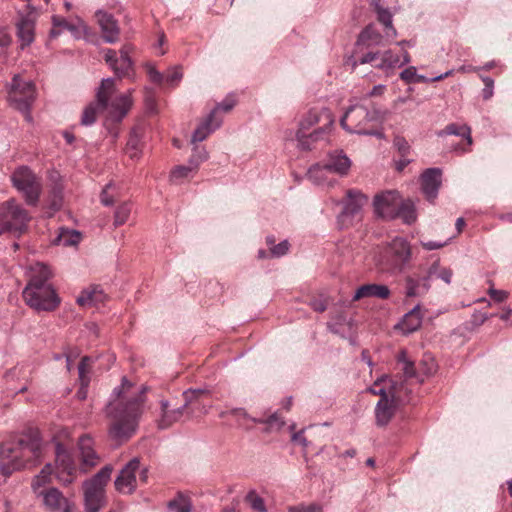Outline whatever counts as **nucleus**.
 Here are the masks:
<instances>
[{
  "mask_svg": "<svg viewBox=\"0 0 512 512\" xmlns=\"http://www.w3.org/2000/svg\"><path fill=\"white\" fill-rule=\"evenodd\" d=\"M113 468L106 465L92 478L83 482L86 512H98L106 503L105 487L111 478Z\"/></svg>",
  "mask_w": 512,
  "mask_h": 512,
  "instance_id": "obj_5",
  "label": "nucleus"
},
{
  "mask_svg": "<svg viewBox=\"0 0 512 512\" xmlns=\"http://www.w3.org/2000/svg\"><path fill=\"white\" fill-rule=\"evenodd\" d=\"M52 277V271L44 263L37 262L29 268L28 284L36 283L37 286L49 284L48 280Z\"/></svg>",
  "mask_w": 512,
  "mask_h": 512,
  "instance_id": "obj_29",
  "label": "nucleus"
},
{
  "mask_svg": "<svg viewBox=\"0 0 512 512\" xmlns=\"http://www.w3.org/2000/svg\"><path fill=\"white\" fill-rule=\"evenodd\" d=\"M80 472L86 473L96 465L100 458L94 448V440L89 435H83L78 441Z\"/></svg>",
  "mask_w": 512,
  "mask_h": 512,
  "instance_id": "obj_17",
  "label": "nucleus"
},
{
  "mask_svg": "<svg viewBox=\"0 0 512 512\" xmlns=\"http://www.w3.org/2000/svg\"><path fill=\"white\" fill-rule=\"evenodd\" d=\"M137 474L139 480L146 482L148 478V470L146 467L140 466V460L133 458L119 472L115 479V488L121 494H132L138 485Z\"/></svg>",
  "mask_w": 512,
  "mask_h": 512,
  "instance_id": "obj_11",
  "label": "nucleus"
},
{
  "mask_svg": "<svg viewBox=\"0 0 512 512\" xmlns=\"http://www.w3.org/2000/svg\"><path fill=\"white\" fill-rule=\"evenodd\" d=\"M398 360H399V362H401L403 364L404 374L407 377L414 376V373H415L414 364H413V362L408 360L407 353L405 351H401L399 353Z\"/></svg>",
  "mask_w": 512,
  "mask_h": 512,
  "instance_id": "obj_50",
  "label": "nucleus"
},
{
  "mask_svg": "<svg viewBox=\"0 0 512 512\" xmlns=\"http://www.w3.org/2000/svg\"><path fill=\"white\" fill-rule=\"evenodd\" d=\"M11 182L28 205H37L42 192V184L28 166L16 168L11 175Z\"/></svg>",
  "mask_w": 512,
  "mask_h": 512,
  "instance_id": "obj_9",
  "label": "nucleus"
},
{
  "mask_svg": "<svg viewBox=\"0 0 512 512\" xmlns=\"http://www.w3.org/2000/svg\"><path fill=\"white\" fill-rule=\"evenodd\" d=\"M21 462L17 459L16 453L11 444L0 445V474L5 478L15 471L21 470Z\"/></svg>",
  "mask_w": 512,
  "mask_h": 512,
  "instance_id": "obj_22",
  "label": "nucleus"
},
{
  "mask_svg": "<svg viewBox=\"0 0 512 512\" xmlns=\"http://www.w3.org/2000/svg\"><path fill=\"white\" fill-rule=\"evenodd\" d=\"M116 186L113 182H109L103 188L100 194V201L104 206H111L114 203V193H110V191H114Z\"/></svg>",
  "mask_w": 512,
  "mask_h": 512,
  "instance_id": "obj_47",
  "label": "nucleus"
},
{
  "mask_svg": "<svg viewBox=\"0 0 512 512\" xmlns=\"http://www.w3.org/2000/svg\"><path fill=\"white\" fill-rule=\"evenodd\" d=\"M104 59L106 63L110 66L112 69L114 67L115 62H118L117 53L115 50L112 49H106L104 50Z\"/></svg>",
  "mask_w": 512,
  "mask_h": 512,
  "instance_id": "obj_62",
  "label": "nucleus"
},
{
  "mask_svg": "<svg viewBox=\"0 0 512 512\" xmlns=\"http://www.w3.org/2000/svg\"><path fill=\"white\" fill-rule=\"evenodd\" d=\"M36 98L37 91L34 83L15 74L7 85V99L10 106L22 113L29 123L33 122L31 109Z\"/></svg>",
  "mask_w": 512,
  "mask_h": 512,
  "instance_id": "obj_4",
  "label": "nucleus"
},
{
  "mask_svg": "<svg viewBox=\"0 0 512 512\" xmlns=\"http://www.w3.org/2000/svg\"><path fill=\"white\" fill-rule=\"evenodd\" d=\"M289 250V243L287 240L280 242L278 245H275L271 248V253L275 257H281L285 255Z\"/></svg>",
  "mask_w": 512,
  "mask_h": 512,
  "instance_id": "obj_58",
  "label": "nucleus"
},
{
  "mask_svg": "<svg viewBox=\"0 0 512 512\" xmlns=\"http://www.w3.org/2000/svg\"><path fill=\"white\" fill-rule=\"evenodd\" d=\"M400 194L395 191H386L375 196V212L383 218H395L402 202Z\"/></svg>",
  "mask_w": 512,
  "mask_h": 512,
  "instance_id": "obj_15",
  "label": "nucleus"
},
{
  "mask_svg": "<svg viewBox=\"0 0 512 512\" xmlns=\"http://www.w3.org/2000/svg\"><path fill=\"white\" fill-rule=\"evenodd\" d=\"M136 387L126 378L113 390L106 406V415L114 420L109 428V437L117 444L127 441L136 431L142 413L141 397H134Z\"/></svg>",
  "mask_w": 512,
  "mask_h": 512,
  "instance_id": "obj_1",
  "label": "nucleus"
},
{
  "mask_svg": "<svg viewBox=\"0 0 512 512\" xmlns=\"http://www.w3.org/2000/svg\"><path fill=\"white\" fill-rule=\"evenodd\" d=\"M55 476L62 484H70L80 471L71 452L61 443H57L55 451Z\"/></svg>",
  "mask_w": 512,
  "mask_h": 512,
  "instance_id": "obj_14",
  "label": "nucleus"
},
{
  "mask_svg": "<svg viewBox=\"0 0 512 512\" xmlns=\"http://www.w3.org/2000/svg\"><path fill=\"white\" fill-rule=\"evenodd\" d=\"M422 324V315L420 313V305H416L412 310L406 313L402 320L397 324L396 328L403 334L408 335L420 328Z\"/></svg>",
  "mask_w": 512,
  "mask_h": 512,
  "instance_id": "obj_27",
  "label": "nucleus"
},
{
  "mask_svg": "<svg viewBox=\"0 0 512 512\" xmlns=\"http://www.w3.org/2000/svg\"><path fill=\"white\" fill-rule=\"evenodd\" d=\"M447 243H448V241H444V242H437V241H427V242H424V241H422L421 242V246L425 250L431 251V250L440 249V248L444 247L445 245H447Z\"/></svg>",
  "mask_w": 512,
  "mask_h": 512,
  "instance_id": "obj_63",
  "label": "nucleus"
},
{
  "mask_svg": "<svg viewBox=\"0 0 512 512\" xmlns=\"http://www.w3.org/2000/svg\"><path fill=\"white\" fill-rule=\"evenodd\" d=\"M68 31L75 39H83L88 35V27L83 20L77 18L75 22H71Z\"/></svg>",
  "mask_w": 512,
  "mask_h": 512,
  "instance_id": "obj_45",
  "label": "nucleus"
},
{
  "mask_svg": "<svg viewBox=\"0 0 512 512\" xmlns=\"http://www.w3.org/2000/svg\"><path fill=\"white\" fill-rule=\"evenodd\" d=\"M53 472H55L53 466L48 463L41 469L39 474L33 478L31 488L35 495L47 489L46 485L51 482Z\"/></svg>",
  "mask_w": 512,
  "mask_h": 512,
  "instance_id": "obj_32",
  "label": "nucleus"
},
{
  "mask_svg": "<svg viewBox=\"0 0 512 512\" xmlns=\"http://www.w3.org/2000/svg\"><path fill=\"white\" fill-rule=\"evenodd\" d=\"M82 239L79 231L68 228H60L57 237L53 240V244L62 245L64 247L77 246Z\"/></svg>",
  "mask_w": 512,
  "mask_h": 512,
  "instance_id": "obj_33",
  "label": "nucleus"
},
{
  "mask_svg": "<svg viewBox=\"0 0 512 512\" xmlns=\"http://www.w3.org/2000/svg\"><path fill=\"white\" fill-rule=\"evenodd\" d=\"M439 137H445L450 135L459 136L463 139L464 144L453 146L452 150L456 152H465L472 145L471 128L467 125H458L451 123L447 125L443 130L437 133Z\"/></svg>",
  "mask_w": 512,
  "mask_h": 512,
  "instance_id": "obj_23",
  "label": "nucleus"
},
{
  "mask_svg": "<svg viewBox=\"0 0 512 512\" xmlns=\"http://www.w3.org/2000/svg\"><path fill=\"white\" fill-rule=\"evenodd\" d=\"M391 292L388 286L384 284H365L360 286L353 296V301H358L362 298L375 297L379 299L389 298Z\"/></svg>",
  "mask_w": 512,
  "mask_h": 512,
  "instance_id": "obj_25",
  "label": "nucleus"
},
{
  "mask_svg": "<svg viewBox=\"0 0 512 512\" xmlns=\"http://www.w3.org/2000/svg\"><path fill=\"white\" fill-rule=\"evenodd\" d=\"M28 211L23 208L15 199L0 205V234L10 232L22 234L30 221Z\"/></svg>",
  "mask_w": 512,
  "mask_h": 512,
  "instance_id": "obj_6",
  "label": "nucleus"
},
{
  "mask_svg": "<svg viewBox=\"0 0 512 512\" xmlns=\"http://www.w3.org/2000/svg\"><path fill=\"white\" fill-rule=\"evenodd\" d=\"M397 217L402 218L407 224L414 222L416 220V210L413 202L410 200H402L399 211L397 212Z\"/></svg>",
  "mask_w": 512,
  "mask_h": 512,
  "instance_id": "obj_38",
  "label": "nucleus"
},
{
  "mask_svg": "<svg viewBox=\"0 0 512 512\" xmlns=\"http://www.w3.org/2000/svg\"><path fill=\"white\" fill-rule=\"evenodd\" d=\"M71 22H68L60 16L54 15L52 17V29L50 30V38H56L61 35L64 31H68V27Z\"/></svg>",
  "mask_w": 512,
  "mask_h": 512,
  "instance_id": "obj_43",
  "label": "nucleus"
},
{
  "mask_svg": "<svg viewBox=\"0 0 512 512\" xmlns=\"http://www.w3.org/2000/svg\"><path fill=\"white\" fill-rule=\"evenodd\" d=\"M387 382H389L387 378H381L369 388V391L372 394L381 396L375 408L376 422L379 426H385L389 423L396 408V402L393 394L391 392H387L383 386V384Z\"/></svg>",
  "mask_w": 512,
  "mask_h": 512,
  "instance_id": "obj_13",
  "label": "nucleus"
},
{
  "mask_svg": "<svg viewBox=\"0 0 512 512\" xmlns=\"http://www.w3.org/2000/svg\"><path fill=\"white\" fill-rule=\"evenodd\" d=\"M12 43V37L6 30H0V53L4 52Z\"/></svg>",
  "mask_w": 512,
  "mask_h": 512,
  "instance_id": "obj_59",
  "label": "nucleus"
},
{
  "mask_svg": "<svg viewBox=\"0 0 512 512\" xmlns=\"http://www.w3.org/2000/svg\"><path fill=\"white\" fill-rule=\"evenodd\" d=\"M132 206L130 203L125 202L120 204L114 213V224L116 226L123 225L127 222L129 219V216L131 214Z\"/></svg>",
  "mask_w": 512,
  "mask_h": 512,
  "instance_id": "obj_42",
  "label": "nucleus"
},
{
  "mask_svg": "<svg viewBox=\"0 0 512 512\" xmlns=\"http://www.w3.org/2000/svg\"><path fill=\"white\" fill-rule=\"evenodd\" d=\"M183 77V73L180 67H173L167 71L166 76H164L165 81L171 86L175 87L181 81Z\"/></svg>",
  "mask_w": 512,
  "mask_h": 512,
  "instance_id": "obj_49",
  "label": "nucleus"
},
{
  "mask_svg": "<svg viewBox=\"0 0 512 512\" xmlns=\"http://www.w3.org/2000/svg\"><path fill=\"white\" fill-rule=\"evenodd\" d=\"M204 392L201 390H189L184 392V396L187 400V402L180 408L175 409L173 411H168V402L162 401V417L159 421V427L160 428H167L172 423L179 421L183 415L184 410L186 409L188 402H192L194 397H196L199 394H203Z\"/></svg>",
  "mask_w": 512,
  "mask_h": 512,
  "instance_id": "obj_19",
  "label": "nucleus"
},
{
  "mask_svg": "<svg viewBox=\"0 0 512 512\" xmlns=\"http://www.w3.org/2000/svg\"><path fill=\"white\" fill-rule=\"evenodd\" d=\"M377 119L378 112H369L363 106H352L341 118L340 124L349 133L373 135L375 133L367 129V124Z\"/></svg>",
  "mask_w": 512,
  "mask_h": 512,
  "instance_id": "obj_12",
  "label": "nucleus"
},
{
  "mask_svg": "<svg viewBox=\"0 0 512 512\" xmlns=\"http://www.w3.org/2000/svg\"><path fill=\"white\" fill-rule=\"evenodd\" d=\"M222 124V119L215 120V113H210L204 122H202L192 134V142L204 141L212 132L218 129Z\"/></svg>",
  "mask_w": 512,
  "mask_h": 512,
  "instance_id": "obj_28",
  "label": "nucleus"
},
{
  "mask_svg": "<svg viewBox=\"0 0 512 512\" xmlns=\"http://www.w3.org/2000/svg\"><path fill=\"white\" fill-rule=\"evenodd\" d=\"M192 171L193 169L191 167L178 166L172 171L171 178L175 181L180 180L182 178L188 177L192 173Z\"/></svg>",
  "mask_w": 512,
  "mask_h": 512,
  "instance_id": "obj_52",
  "label": "nucleus"
},
{
  "mask_svg": "<svg viewBox=\"0 0 512 512\" xmlns=\"http://www.w3.org/2000/svg\"><path fill=\"white\" fill-rule=\"evenodd\" d=\"M147 73L149 79L154 83H161L164 80V75L157 71L155 67L151 64L146 65Z\"/></svg>",
  "mask_w": 512,
  "mask_h": 512,
  "instance_id": "obj_57",
  "label": "nucleus"
},
{
  "mask_svg": "<svg viewBox=\"0 0 512 512\" xmlns=\"http://www.w3.org/2000/svg\"><path fill=\"white\" fill-rule=\"evenodd\" d=\"M231 414L236 418L238 424L245 428H250L254 423L263 422L262 420H256L251 418L244 409L238 408L231 411Z\"/></svg>",
  "mask_w": 512,
  "mask_h": 512,
  "instance_id": "obj_44",
  "label": "nucleus"
},
{
  "mask_svg": "<svg viewBox=\"0 0 512 512\" xmlns=\"http://www.w3.org/2000/svg\"><path fill=\"white\" fill-rule=\"evenodd\" d=\"M385 262L379 263L383 269L402 272L412 258L411 245L406 238L396 236L383 246Z\"/></svg>",
  "mask_w": 512,
  "mask_h": 512,
  "instance_id": "obj_7",
  "label": "nucleus"
},
{
  "mask_svg": "<svg viewBox=\"0 0 512 512\" xmlns=\"http://www.w3.org/2000/svg\"><path fill=\"white\" fill-rule=\"evenodd\" d=\"M26 304L35 311H54L60 305V297L51 284L37 286L36 283L27 284L23 290Z\"/></svg>",
  "mask_w": 512,
  "mask_h": 512,
  "instance_id": "obj_8",
  "label": "nucleus"
},
{
  "mask_svg": "<svg viewBox=\"0 0 512 512\" xmlns=\"http://www.w3.org/2000/svg\"><path fill=\"white\" fill-rule=\"evenodd\" d=\"M329 171L324 165L316 164L308 170V178L315 184L323 185L328 183Z\"/></svg>",
  "mask_w": 512,
  "mask_h": 512,
  "instance_id": "obj_37",
  "label": "nucleus"
},
{
  "mask_svg": "<svg viewBox=\"0 0 512 512\" xmlns=\"http://www.w3.org/2000/svg\"><path fill=\"white\" fill-rule=\"evenodd\" d=\"M416 74V68L414 66H409L400 73V78L407 83H413L415 82Z\"/></svg>",
  "mask_w": 512,
  "mask_h": 512,
  "instance_id": "obj_56",
  "label": "nucleus"
},
{
  "mask_svg": "<svg viewBox=\"0 0 512 512\" xmlns=\"http://www.w3.org/2000/svg\"><path fill=\"white\" fill-rule=\"evenodd\" d=\"M105 298L104 292L97 286H90L84 289L76 298V302L80 306H94L102 302Z\"/></svg>",
  "mask_w": 512,
  "mask_h": 512,
  "instance_id": "obj_31",
  "label": "nucleus"
},
{
  "mask_svg": "<svg viewBox=\"0 0 512 512\" xmlns=\"http://www.w3.org/2000/svg\"><path fill=\"white\" fill-rule=\"evenodd\" d=\"M452 275H453V273H452L451 269H449V268H442L439 265V268L435 272L433 277H437V278L441 279L442 281H444L446 284H450L451 280H452Z\"/></svg>",
  "mask_w": 512,
  "mask_h": 512,
  "instance_id": "obj_55",
  "label": "nucleus"
},
{
  "mask_svg": "<svg viewBox=\"0 0 512 512\" xmlns=\"http://www.w3.org/2000/svg\"><path fill=\"white\" fill-rule=\"evenodd\" d=\"M96 18L105 42H117L119 40L120 29L114 17L105 11L99 10L96 12Z\"/></svg>",
  "mask_w": 512,
  "mask_h": 512,
  "instance_id": "obj_20",
  "label": "nucleus"
},
{
  "mask_svg": "<svg viewBox=\"0 0 512 512\" xmlns=\"http://www.w3.org/2000/svg\"><path fill=\"white\" fill-rule=\"evenodd\" d=\"M96 98L104 113L106 123L121 122L133 106L132 91L117 94L114 78H106L101 81Z\"/></svg>",
  "mask_w": 512,
  "mask_h": 512,
  "instance_id": "obj_3",
  "label": "nucleus"
},
{
  "mask_svg": "<svg viewBox=\"0 0 512 512\" xmlns=\"http://www.w3.org/2000/svg\"><path fill=\"white\" fill-rule=\"evenodd\" d=\"M442 172L439 168H429L421 175L422 191L429 201L437 197L441 185Z\"/></svg>",
  "mask_w": 512,
  "mask_h": 512,
  "instance_id": "obj_21",
  "label": "nucleus"
},
{
  "mask_svg": "<svg viewBox=\"0 0 512 512\" xmlns=\"http://www.w3.org/2000/svg\"><path fill=\"white\" fill-rule=\"evenodd\" d=\"M488 294L493 300L499 303L504 302L509 296V293L507 291L498 290L493 287L489 288Z\"/></svg>",
  "mask_w": 512,
  "mask_h": 512,
  "instance_id": "obj_54",
  "label": "nucleus"
},
{
  "mask_svg": "<svg viewBox=\"0 0 512 512\" xmlns=\"http://www.w3.org/2000/svg\"><path fill=\"white\" fill-rule=\"evenodd\" d=\"M98 111H101V107L98 105V101L90 103L83 111L81 117V123L85 126H90L96 121Z\"/></svg>",
  "mask_w": 512,
  "mask_h": 512,
  "instance_id": "obj_40",
  "label": "nucleus"
},
{
  "mask_svg": "<svg viewBox=\"0 0 512 512\" xmlns=\"http://www.w3.org/2000/svg\"><path fill=\"white\" fill-rule=\"evenodd\" d=\"M21 469L35 467L43 455V441L38 432L24 435L18 442L11 444Z\"/></svg>",
  "mask_w": 512,
  "mask_h": 512,
  "instance_id": "obj_10",
  "label": "nucleus"
},
{
  "mask_svg": "<svg viewBox=\"0 0 512 512\" xmlns=\"http://www.w3.org/2000/svg\"><path fill=\"white\" fill-rule=\"evenodd\" d=\"M168 507L174 512H191L192 504L188 497L179 495L169 502Z\"/></svg>",
  "mask_w": 512,
  "mask_h": 512,
  "instance_id": "obj_41",
  "label": "nucleus"
},
{
  "mask_svg": "<svg viewBox=\"0 0 512 512\" xmlns=\"http://www.w3.org/2000/svg\"><path fill=\"white\" fill-rule=\"evenodd\" d=\"M310 306L312 307V309L316 312H323L326 310L327 308V304L324 300L322 299H315V300H312L310 302Z\"/></svg>",
  "mask_w": 512,
  "mask_h": 512,
  "instance_id": "obj_64",
  "label": "nucleus"
},
{
  "mask_svg": "<svg viewBox=\"0 0 512 512\" xmlns=\"http://www.w3.org/2000/svg\"><path fill=\"white\" fill-rule=\"evenodd\" d=\"M373 5L377 12V18L379 22H381L386 29V36L391 38L396 37L397 33L396 29L392 25V14L390 13V11L388 9H384L383 7H381L379 0H375L373 2Z\"/></svg>",
  "mask_w": 512,
  "mask_h": 512,
  "instance_id": "obj_36",
  "label": "nucleus"
},
{
  "mask_svg": "<svg viewBox=\"0 0 512 512\" xmlns=\"http://www.w3.org/2000/svg\"><path fill=\"white\" fill-rule=\"evenodd\" d=\"M453 72H454V70H448L445 73L440 74L438 76H435V77H433L431 79H428L427 77H425L423 75L416 74L415 82H428V81L435 82V81H440V80H442V79L452 75Z\"/></svg>",
  "mask_w": 512,
  "mask_h": 512,
  "instance_id": "obj_60",
  "label": "nucleus"
},
{
  "mask_svg": "<svg viewBox=\"0 0 512 512\" xmlns=\"http://www.w3.org/2000/svg\"><path fill=\"white\" fill-rule=\"evenodd\" d=\"M329 173H336L340 176L347 175L351 167V160L342 151L330 153L328 161L324 165Z\"/></svg>",
  "mask_w": 512,
  "mask_h": 512,
  "instance_id": "obj_24",
  "label": "nucleus"
},
{
  "mask_svg": "<svg viewBox=\"0 0 512 512\" xmlns=\"http://www.w3.org/2000/svg\"><path fill=\"white\" fill-rule=\"evenodd\" d=\"M130 48L128 46L122 47L120 50V57H118V62H115L112 70L119 77L128 76L130 71L133 69V62L129 56Z\"/></svg>",
  "mask_w": 512,
  "mask_h": 512,
  "instance_id": "obj_35",
  "label": "nucleus"
},
{
  "mask_svg": "<svg viewBox=\"0 0 512 512\" xmlns=\"http://www.w3.org/2000/svg\"><path fill=\"white\" fill-rule=\"evenodd\" d=\"M347 202L344 206L343 212L339 216L340 221H344L349 216L358 214L367 201V198L357 190H350L347 192Z\"/></svg>",
  "mask_w": 512,
  "mask_h": 512,
  "instance_id": "obj_26",
  "label": "nucleus"
},
{
  "mask_svg": "<svg viewBox=\"0 0 512 512\" xmlns=\"http://www.w3.org/2000/svg\"><path fill=\"white\" fill-rule=\"evenodd\" d=\"M236 100L233 95L227 96L221 103L217 104V106L211 111V113H215V120L222 119L218 116L219 111L229 112L235 106Z\"/></svg>",
  "mask_w": 512,
  "mask_h": 512,
  "instance_id": "obj_46",
  "label": "nucleus"
},
{
  "mask_svg": "<svg viewBox=\"0 0 512 512\" xmlns=\"http://www.w3.org/2000/svg\"><path fill=\"white\" fill-rule=\"evenodd\" d=\"M288 512H322V508L318 505H310V506H296L290 507Z\"/></svg>",
  "mask_w": 512,
  "mask_h": 512,
  "instance_id": "obj_61",
  "label": "nucleus"
},
{
  "mask_svg": "<svg viewBox=\"0 0 512 512\" xmlns=\"http://www.w3.org/2000/svg\"><path fill=\"white\" fill-rule=\"evenodd\" d=\"M382 36L377 32L373 25L367 26L359 35L356 49H359L361 46H378L382 44Z\"/></svg>",
  "mask_w": 512,
  "mask_h": 512,
  "instance_id": "obj_34",
  "label": "nucleus"
},
{
  "mask_svg": "<svg viewBox=\"0 0 512 512\" xmlns=\"http://www.w3.org/2000/svg\"><path fill=\"white\" fill-rule=\"evenodd\" d=\"M378 57H379L378 53L368 52V53L364 54L363 56H361L359 59H353L351 62L352 68L354 69L358 65L371 63L374 60L378 59Z\"/></svg>",
  "mask_w": 512,
  "mask_h": 512,
  "instance_id": "obj_51",
  "label": "nucleus"
},
{
  "mask_svg": "<svg viewBox=\"0 0 512 512\" xmlns=\"http://www.w3.org/2000/svg\"><path fill=\"white\" fill-rule=\"evenodd\" d=\"M394 146L397 148V150L402 156H406L410 151V145L405 140V138L401 136H396L394 138Z\"/></svg>",
  "mask_w": 512,
  "mask_h": 512,
  "instance_id": "obj_53",
  "label": "nucleus"
},
{
  "mask_svg": "<svg viewBox=\"0 0 512 512\" xmlns=\"http://www.w3.org/2000/svg\"><path fill=\"white\" fill-rule=\"evenodd\" d=\"M52 440L55 443V451H56L57 443H61L65 447V444L71 440V432L68 428L60 427L54 433Z\"/></svg>",
  "mask_w": 512,
  "mask_h": 512,
  "instance_id": "obj_48",
  "label": "nucleus"
},
{
  "mask_svg": "<svg viewBox=\"0 0 512 512\" xmlns=\"http://www.w3.org/2000/svg\"><path fill=\"white\" fill-rule=\"evenodd\" d=\"M439 268V261H435L428 269L427 275L418 281L413 277L408 276L405 279L406 284V296L407 297H420L426 294L430 289V280Z\"/></svg>",
  "mask_w": 512,
  "mask_h": 512,
  "instance_id": "obj_18",
  "label": "nucleus"
},
{
  "mask_svg": "<svg viewBox=\"0 0 512 512\" xmlns=\"http://www.w3.org/2000/svg\"><path fill=\"white\" fill-rule=\"evenodd\" d=\"M334 123V116L329 109H310L299 123V130L296 133L297 147L300 150H310L316 141L326 140Z\"/></svg>",
  "mask_w": 512,
  "mask_h": 512,
  "instance_id": "obj_2",
  "label": "nucleus"
},
{
  "mask_svg": "<svg viewBox=\"0 0 512 512\" xmlns=\"http://www.w3.org/2000/svg\"><path fill=\"white\" fill-rule=\"evenodd\" d=\"M245 502L256 512H267L265 501L256 490H250L246 494Z\"/></svg>",
  "mask_w": 512,
  "mask_h": 512,
  "instance_id": "obj_39",
  "label": "nucleus"
},
{
  "mask_svg": "<svg viewBox=\"0 0 512 512\" xmlns=\"http://www.w3.org/2000/svg\"><path fill=\"white\" fill-rule=\"evenodd\" d=\"M410 60L411 59L408 52H404L402 58H400L398 55L393 54L392 51L389 50L382 54L381 61L379 64H377V67L388 71L396 67H401L405 64H408Z\"/></svg>",
  "mask_w": 512,
  "mask_h": 512,
  "instance_id": "obj_30",
  "label": "nucleus"
},
{
  "mask_svg": "<svg viewBox=\"0 0 512 512\" xmlns=\"http://www.w3.org/2000/svg\"><path fill=\"white\" fill-rule=\"evenodd\" d=\"M36 497L42 499L45 508L51 512H74V504L64 497L62 492L55 488L50 487Z\"/></svg>",
  "mask_w": 512,
  "mask_h": 512,
  "instance_id": "obj_16",
  "label": "nucleus"
}]
</instances>
